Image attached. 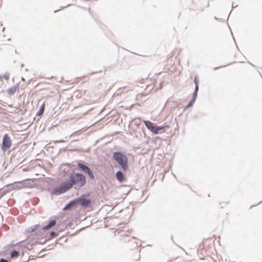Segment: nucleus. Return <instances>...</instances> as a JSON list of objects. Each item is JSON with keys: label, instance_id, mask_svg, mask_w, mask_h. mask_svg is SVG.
<instances>
[{"label": "nucleus", "instance_id": "obj_17", "mask_svg": "<svg viewBox=\"0 0 262 262\" xmlns=\"http://www.w3.org/2000/svg\"><path fill=\"white\" fill-rule=\"evenodd\" d=\"M0 262H9L8 260L2 258Z\"/></svg>", "mask_w": 262, "mask_h": 262}, {"label": "nucleus", "instance_id": "obj_4", "mask_svg": "<svg viewBox=\"0 0 262 262\" xmlns=\"http://www.w3.org/2000/svg\"><path fill=\"white\" fill-rule=\"evenodd\" d=\"M12 145V140L8 135L5 134L3 138L1 149L3 151H5L9 149Z\"/></svg>", "mask_w": 262, "mask_h": 262}, {"label": "nucleus", "instance_id": "obj_8", "mask_svg": "<svg viewBox=\"0 0 262 262\" xmlns=\"http://www.w3.org/2000/svg\"><path fill=\"white\" fill-rule=\"evenodd\" d=\"M116 179L120 182H122L125 180V178L124 177V174L122 171H119L116 173Z\"/></svg>", "mask_w": 262, "mask_h": 262}, {"label": "nucleus", "instance_id": "obj_3", "mask_svg": "<svg viewBox=\"0 0 262 262\" xmlns=\"http://www.w3.org/2000/svg\"><path fill=\"white\" fill-rule=\"evenodd\" d=\"M144 123L147 128L155 134L164 133L165 132V128H169L168 125L165 126H156L152 122L149 121H144Z\"/></svg>", "mask_w": 262, "mask_h": 262}, {"label": "nucleus", "instance_id": "obj_13", "mask_svg": "<svg viewBox=\"0 0 262 262\" xmlns=\"http://www.w3.org/2000/svg\"><path fill=\"white\" fill-rule=\"evenodd\" d=\"M45 109V103H43L40 107V109L37 113L38 116H41L43 114Z\"/></svg>", "mask_w": 262, "mask_h": 262}, {"label": "nucleus", "instance_id": "obj_15", "mask_svg": "<svg viewBox=\"0 0 262 262\" xmlns=\"http://www.w3.org/2000/svg\"><path fill=\"white\" fill-rule=\"evenodd\" d=\"M57 235H58V234L56 232H54V231H52L50 233V238H53L54 237L57 236Z\"/></svg>", "mask_w": 262, "mask_h": 262}, {"label": "nucleus", "instance_id": "obj_5", "mask_svg": "<svg viewBox=\"0 0 262 262\" xmlns=\"http://www.w3.org/2000/svg\"><path fill=\"white\" fill-rule=\"evenodd\" d=\"M78 166L84 172L88 173L92 179H94L93 173L89 167L81 163H78Z\"/></svg>", "mask_w": 262, "mask_h": 262}, {"label": "nucleus", "instance_id": "obj_7", "mask_svg": "<svg viewBox=\"0 0 262 262\" xmlns=\"http://www.w3.org/2000/svg\"><path fill=\"white\" fill-rule=\"evenodd\" d=\"M76 202L77 203H80L81 206L84 207H87L91 204L90 200L86 199L82 196L77 199Z\"/></svg>", "mask_w": 262, "mask_h": 262}, {"label": "nucleus", "instance_id": "obj_18", "mask_svg": "<svg viewBox=\"0 0 262 262\" xmlns=\"http://www.w3.org/2000/svg\"><path fill=\"white\" fill-rule=\"evenodd\" d=\"M70 205H68V206H67L66 207V208H68L69 207V206H70Z\"/></svg>", "mask_w": 262, "mask_h": 262}, {"label": "nucleus", "instance_id": "obj_2", "mask_svg": "<svg viewBox=\"0 0 262 262\" xmlns=\"http://www.w3.org/2000/svg\"><path fill=\"white\" fill-rule=\"evenodd\" d=\"M113 158L121 166L122 168L124 171L128 170V159L125 155L120 152H116L113 154Z\"/></svg>", "mask_w": 262, "mask_h": 262}, {"label": "nucleus", "instance_id": "obj_12", "mask_svg": "<svg viewBox=\"0 0 262 262\" xmlns=\"http://www.w3.org/2000/svg\"><path fill=\"white\" fill-rule=\"evenodd\" d=\"M18 90V86H14L8 89L7 93L9 95L14 94Z\"/></svg>", "mask_w": 262, "mask_h": 262}, {"label": "nucleus", "instance_id": "obj_1", "mask_svg": "<svg viewBox=\"0 0 262 262\" xmlns=\"http://www.w3.org/2000/svg\"><path fill=\"white\" fill-rule=\"evenodd\" d=\"M85 183L86 179L84 175L81 173H73L70 176L69 181H67L60 186L56 188L55 191L56 193L61 194L71 188L74 184L77 185L79 187H82Z\"/></svg>", "mask_w": 262, "mask_h": 262}, {"label": "nucleus", "instance_id": "obj_9", "mask_svg": "<svg viewBox=\"0 0 262 262\" xmlns=\"http://www.w3.org/2000/svg\"><path fill=\"white\" fill-rule=\"evenodd\" d=\"M198 89H199V86L195 85V90H194V94L193 95L192 99L191 100V101L189 102V103L188 104L187 107H190V106H192V105L195 101L196 98V94H197V92L198 91Z\"/></svg>", "mask_w": 262, "mask_h": 262}, {"label": "nucleus", "instance_id": "obj_14", "mask_svg": "<svg viewBox=\"0 0 262 262\" xmlns=\"http://www.w3.org/2000/svg\"><path fill=\"white\" fill-rule=\"evenodd\" d=\"M19 253L18 251L14 250L11 253L10 256L11 258H15L18 257Z\"/></svg>", "mask_w": 262, "mask_h": 262}, {"label": "nucleus", "instance_id": "obj_16", "mask_svg": "<svg viewBox=\"0 0 262 262\" xmlns=\"http://www.w3.org/2000/svg\"><path fill=\"white\" fill-rule=\"evenodd\" d=\"M194 83H195V85H198V82L197 81L196 77H195L194 78Z\"/></svg>", "mask_w": 262, "mask_h": 262}, {"label": "nucleus", "instance_id": "obj_6", "mask_svg": "<svg viewBox=\"0 0 262 262\" xmlns=\"http://www.w3.org/2000/svg\"><path fill=\"white\" fill-rule=\"evenodd\" d=\"M28 180H25L21 182H15L13 184V188L14 189H20L24 188H26L29 186Z\"/></svg>", "mask_w": 262, "mask_h": 262}, {"label": "nucleus", "instance_id": "obj_10", "mask_svg": "<svg viewBox=\"0 0 262 262\" xmlns=\"http://www.w3.org/2000/svg\"><path fill=\"white\" fill-rule=\"evenodd\" d=\"M56 223V221L55 220H52L49 222V223L48 224V225L44 226L42 228V229L43 230H48V229H50L51 228H52V227H53L54 226H55Z\"/></svg>", "mask_w": 262, "mask_h": 262}, {"label": "nucleus", "instance_id": "obj_11", "mask_svg": "<svg viewBox=\"0 0 262 262\" xmlns=\"http://www.w3.org/2000/svg\"><path fill=\"white\" fill-rule=\"evenodd\" d=\"M56 223V221L55 220H52L49 222V223L48 224V225L44 226L42 228V229L43 230H48V229H50L51 228H52V227H53L54 226H55Z\"/></svg>", "mask_w": 262, "mask_h": 262}]
</instances>
